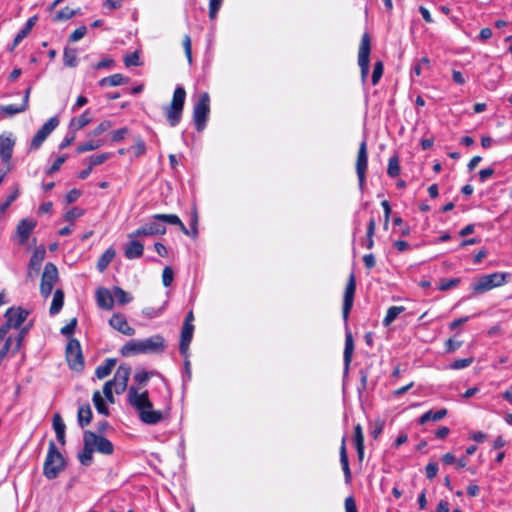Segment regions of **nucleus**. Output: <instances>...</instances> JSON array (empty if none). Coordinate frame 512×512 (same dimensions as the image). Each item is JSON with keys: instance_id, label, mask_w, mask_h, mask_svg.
<instances>
[{"instance_id": "nucleus-1", "label": "nucleus", "mask_w": 512, "mask_h": 512, "mask_svg": "<svg viewBox=\"0 0 512 512\" xmlns=\"http://www.w3.org/2000/svg\"><path fill=\"white\" fill-rule=\"evenodd\" d=\"M128 403L136 409L140 420L148 425H155L164 418L160 410L145 411V408H152V402L149 399L148 391L138 392L134 386H130L127 393Z\"/></svg>"}, {"instance_id": "nucleus-32", "label": "nucleus", "mask_w": 512, "mask_h": 512, "mask_svg": "<svg viewBox=\"0 0 512 512\" xmlns=\"http://www.w3.org/2000/svg\"><path fill=\"white\" fill-rule=\"evenodd\" d=\"M115 250L113 248H108L105 250V252L99 257L97 261V269L100 272H103L106 270V268L109 266L113 258L115 257Z\"/></svg>"}, {"instance_id": "nucleus-12", "label": "nucleus", "mask_w": 512, "mask_h": 512, "mask_svg": "<svg viewBox=\"0 0 512 512\" xmlns=\"http://www.w3.org/2000/svg\"><path fill=\"white\" fill-rule=\"evenodd\" d=\"M83 440H89L90 445L94 447V450L101 454L111 455L114 452V445L109 439L101 435H97L95 432L90 430H86L84 432Z\"/></svg>"}, {"instance_id": "nucleus-21", "label": "nucleus", "mask_w": 512, "mask_h": 512, "mask_svg": "<svg viewBox=\"0 0 512 512\" xmlns=\"http://www.w3.org/2000/svg\"><path fill=\"white\" fill-rule=\"evenodd\" d=\"M129 242L125 246L124 255L127 259H137L143 255L144 246L137 238H128Z\"/></svg>"}, {"instance_id": "nucleus-5", "label": "nucleus", "mask_w": 512, "mask_h": 512, "mask_svg": "<svg viewBox=\"0 0 512 512\" xmlns=\"http://www.w3.org/2000/svg\"><path fill=\"white\" fill-rule=\"evenodd\" d=\"M508 278H510V274L506 272H494L483 275L473 284V294H483L493 288L500 287L507 282Z\"/></svg>"}, {"instance_id": "nucleus-9", "label": "nucleus", "mask_w": 512, "mask_h": 512, "mask_svg": "<svg viewBox=\"0 0 512 512\" xmlns=\"http://www.w3.org/2000/svg\"><path fill=\"white\" fill-rule=\"evenodd\" d=\"M57 280L58 269L56 265L51 262L46 263L40 283V293L44 298L50 296Z\"/></svg>"}, {"instance_id": "nucleus-17", "label": "nucleus", "mask_w": 512, "mask_h": 512, "mask_svg": "<svg viewBox=\"0 0 512 512\" xmlns=\"http://www.w3.org/2000/svg\"><path fill=\"white\" fill-rule=\"evenodd\" d=\"M37 225L36 220L32 218L22 219L16 227V238L19 244L24 245L28 242L30 235Z\"/></svg>"}, {"instance_id": "nucleus-18", "label": "nucleus", "mask_w": 512, "mask_h": 512, "mask_svg": "<svg viewBox=\"0 0 512 512\" xmlns=\"http://www.w3.org/2000/svg\"><path fill=\"white\" fill-rule=\"evenodd\" d=\"M15 145V139L12 134L0 135V158L3 163L9 164L12 158L13 149Z\"/></svg>"}, {"instance_id": "nucleus-15", "label": "nucleus", "mask_w": 512, "mask_h": 512, "mask_svg": "<svg viewBox=\"0 0 512 512\" xmlns=\"http://www.w3.org/2000/svg\"><path fill=\"white\" fill-rule=\"evenodd\" d=\"M130 373L131 368L129 365L121 364L117 368L113 379L110 380L114 385V391L116 394H121L126 390Z\"/></svg>"}, {"instance_id": "nucleus-13", "label": "nucleus", "mask_w": 512, "mask_h": 512, "mask_svg": "<svg viewBox=\"0 0 512 512\" xmlns=\"http://www.w3.org/2000/svg\"><path fill=\"white\" fill-rule=\"evenodd\" d=\"M355 292H356V278H355L354 273L352 272L349 275V279L346 284V288H345L344 296H343L342 317H343V320L346 325L348 323L349 314L353 307Z\"/></svg>"}, {"instance_id": "nucleus-57", "label": "nucleus", "mask_w": 512, "mask_h": 512, "mask_svg": "<svg viewBox=\"0 0 512 512\" xmlns=\"http://www.w3.org/2000/svg\"><path fill=\"white\" fill-rule=\"evenodd\" d=\"M150 379V373L147 372L146 370L144 369H139L136 371L135 375H134V380L140 384V385H144L148 382V380Z\"/></svg>"}, {"instance_id": "nucleus-2", "label": "nucleus", "mask_w": 512, "mask_h": 512, "mask_svg": "<svg viewBox=\"0 0 512 512\" xmlns=\"http://www.w3.org/2000/svg\"><path fill=\"white\" fill-rule=\"evenodd\" d=\"M165 340L161 335H154L144 340H130L122 346L120 353L124 357L136 354L160 353L165 349Z\"/></svg>"}, {"instance_id": "nucleus-50", "label": "nucleus", "mask_w": 512, "mask_h": 512, "mask_svg": "<svg viewBox=\"0 0 512 512\" xmlns=\"http://www.w3.org/2000/svg\"><path fill=\"white\" fill-rule=\"evenodd\" d=\"M463 342L449 338L445 341L444 347L446 353H453L462 346Z\"/></svg>"}, {"instance_id": "nucleus-41", "label": "nucleus", "mask_w": 512, "mask_h": 512, "mask_svg": "<svg viewBox=\"0 0 512 512\" xmlns=\"http://www.w3.org/2000/svg\"><path fill=\"white\" fill-rule=\"evenodd\" d=\"M387 174L392 178H395L400 174L399 158L397 155H394L389 159Z\"/></svg>"}, {"instance_id": "nucleus-20", "label": "nucleus", "mask_w": 512, "mask_h": 512, "mask_svg": "<svg viewBox=\"0 0 512 512\" xmlns=\"http://www.w3.org/2000/svg\"><path fill=\"white\" fill-rule=\"evenodd\" d=\"M194 332L193 324H183L180 336L179 351L182 355L186 356L189 350V345L192 341Z\"/></svg>"}, {"instance_id": "nucleus-19", "label": "nucleus", "mask_w": 512, "mask_h": 512, "mask_svg": "<svg viewBox=\"0 0 512 512\" xmlns=\"http://www.w3.org/2000/svg\"><path fill=\"white\" fill-rule=\"evenodd\" d=\"M109 324L124 335L132 336L135 334V329L128 324L126 317L122 314H114L110 318Z\"/></svg>"}, {"instance_id": "nucleus-56", "label": "nucleus", "mask_w": 512, "mask_h": 512, "mask_svg": "<svg viewBox=\"0 0 512 512\" xmlns=\"http://www.w3.org/2000/svg\"><path fill=\"white\" fill-rule=\"evenodd\" d=\"M355 446L364 445V435L362 426L360 424L355 425L354 427V436H353Z\"/></svg>"}, {"instance_id": "nucleus-28", "label": "nucleus", "mask_w": 512, "mask_h": 512, "mask_svg": "<svg viewBox=\"0 0 512 512\" xmlns=\"http://www.w3.org/2000/svg\"><path fill=\"white\" fill-rule=\"evenodd\" d=\"M129 82V78L123 76L122 74H113L107 77L102 78L99 81V85L101 87H107V86H119L123 85Z\"/></svg>"}, {"instance_id": "nucleus-3", "label": "nucleus", "mask_w": 512, "mask_h": 512, "mask_svg": "<svg viewBox=\"0 0 512 512\" xmlns=\"http://www.w3.org/2000/svg\"><path fill=\"white\" fill-rule=\"evenodd\" d=\"M65 459L58 451L54 441H50L47 456L43 466V475L49 479H55L65 468Z\"/></svg>"}, {"instance_id": "nucleus-58", "label": "nucleus", "mask_w": 512, "mask_h": 512, "mask_svg": "<svg viewBox=\"0 0 512 512\" xmlns=\"http://www.w3.org/2000/svg\"><path fill=\"white\" fill-rule=\"evenodd\" d=\"M87 33V28L86 26H80L78 27L77 29H75L69 36V41L70 42H76V41H79L80 39H82Z\"/></svg>"}, {"instance_id": "nucleus-53", "label": "nucleus", "mask_w": 512, "mask_h": 512, "mask_svg": "<svg viewBox=\"0 0 512 512\" xmlns=\"http://www.w3.org/2000/svg\"><path fill=\"white\" fill-rule=\"evenodd\" d=\"M29 34L30 31L28 29H26L25 27L21 28L19 32L16 34L10 50H14Z\"/></svg>"}, {"instance_id": "nucleus-42", "label": "nucleus", "mask_w": 512, "mask_h": 512, "mask_svg": "<svg viewBox=\"0 0 512 512\" xmlns=\"http://www.w3.org/2000/svg\"><path fill=\"white\" fill-rule=\"evenodd\" d=\"M474 362L473 357L457 359L449 364L448 368L451 370H461L469 367Z\"/></svg>"}, {"instance_id": "nucleus-55", "label": "nucleus", "mask_w": 512, "mask_h": 512, "mask_svg": "<svg viewBox=\"0 0 512 512\" xmlns=\"http://www.w3.org/2000/svg\"><path fill=\"white\" fill-rule=\"evenodd\" d=\"M67 160V156L66 155H61L59 156L55 161L54 163L48 168V170L46 171L47 174L49 175H52L54 173H56L57 171H59V169L61 168V166L63 165V163Z\"/></svg>"}, {"instance_id": "nucleus-14", "label": "nucleus", "mask_w": 512, "mask_h": 512, "mask_svg": "<svg viewBox=\"0 0 512 512\" xmlns=\"http://www.w3.org/2000/svg\"><path fill=\"white\" fill-rule=\"evenodd\" d=\"M368 167V152H367V142L363 140L360 143L357 159H356V174L359 181V187L361 190L364 188L365 179H366V171Z\"/></svg>"}, {"instance_id": "nucleus-10", "label": "nucleus", "mask_w": 512, "mask_h": 512, "mask_svg": "<svg viewBox=\"0 0 512 512\" xmlns=\"http://www.w3.org/2000/svg\"><path fill=\"white\" fill-rule=\"evenodd\" d=\"M58 125L59 119L57 116L51 117L47 122H45L32 138L29 150H38L43 144V142L57 128Z\"/></svg>"}, {"instance_id": "nucleus-44", "label": "nucleus", "mask_w": 512, "mask_h": 512, "mask_svg": "<svg viewBox=\"0 0 512 512\" xmlns=\"http://www.w3.org/2000/svg\"><path fill=\"white\" fill-rule=\"evenodd\" d=\"M461 282L460 278L443 279L440 281L438 289L440 291H447L457 287Z\"/></svg>"}, {"instance_id": "nucleus-24", "label": "nucleus", "mask_w": 512, "mask_h": 512, "mask_svg": "<svg viewBox=\"0 0 512 512\" xmlns=\"http://www.w3.org/2000/svg\"><path fill=\"white\" fill-rule=\"evenodd\" d=\"M340 463H341L342 470L344 473L345 482H346V484H349L351 482L352 476H351V470H350V466H349L348 455H347V451H346L345 437L342 439V444L340 447Z\"/></svg>"}, {"instance_id": "nucleus-30", "label": "nucleus", "mask_w": 512, "mask_h": 512, "mask_svg": "<svg viewBox=\"0 0 512 512\" xmlns=\"http://www.w3.org/2000/svg\"><path fill=\"white\" fill-rule=\"evenodd\" d=\"M64 304V292L61 289H57L54 292L52 303L49 309L51 315H56L60 312Z\"/></svg>"}, {"instance_id": "nucleus-38", "label": "nucleus", "mask_w": 512, "mask_h": 512, "mask_svg": "<svg viewBox=\"0 0 512 512\" xmlns=\"http://www.w3.org/2000/svg\"><path fill=\"white\" fill-rule=\"evenodd\" d=\"M376 230V220L374 218H371L367 225V233H366V240L364 242V246L367 249H372L374 246V234Z\"/></svg>"}, {"instance_id": "nucleus-49", "label": "nucleus", "mask_w": 512, "mask_h": 512, "mask_svg": "<svg viewBox=\"0 0 512 512\" xmlns=\"http://www.w3.org/2000/svg\"><path fill=\"white\" fill-rule=\"evenodd\" d=\"M111 157L110 153H101L98 155H92L89 157V164L94 167L107 161Z\"/></svg>"}, {"instance_id": "nucleus-34", "label": "nucleus", "mask_w": 512, "mask_h": 512, "mask_svg": "<svg viewBox=\"0 0 512 512\" xmlns=\"http://www.w3.org/2000/svg\"><path fill=\"white\" fill-rule=\"evenodd\" d=\"M45 251H35L29 261V274H31V271H34L35 273H38L43 259H44Z\"/></svg>"}, {"instance_id": "nucleus-25", "label": "nucleus", "mask_w": 512, "mask_h": 512, "mask_svg": "<svg viewBox=\"0 0 512 512\" xmlns=\"http://www.w3.org/2000/svg\"><path fill=\"white\" fill-rule=\"evenodd\" d=\"M354 351V341L353 337L350 331H346L345 335V347H344V353H343V360H344V367L345 371L347 372L352 360V355Z\"/></svg>"}, {"instance_id": "nucleus-48", "label": "nucleus", "mask_w": 512, "mask_h": 512, "mask_svg": "<svg viewBox=\"0 0 512 512\" xmlns=\"http://www.w3.org/2000/svg\"><path fill=\"white\" fill-rule=\"evenodd\" d=\"M29 328L28 327H23L17 334V336L15 338H13L14 340V347H13V354H16L20 348H21V345H22V341L26 335V333L28 332Z\"/></svg>"}, {"instance_id": "nucleus-59", "label": "nucleus", "mask_w": 512, "mask_h": 512, "mask_svg": "<svg viewBox=\"0 0 512 512\" xmlns=\"http://www.w3.org/2000/svg\"><path fill=\"white\" fill-rule=\"evenodd\" d=\"M438 464L436 462H429L425 467V475L427 479L432 480L438 473Z\"/></svg>"}, {"instance_id": "nucleus-33", "label": "nucleus", "mask_w": 512, "mask_h": 512, "mask_svg": "<svg viewBox=\"0 0 512 512\" xmlns=\"http://www.w3.org/2000/svg\"><path fill=\"white\" fill-rule=\"evenodd\" d=\"M89 115V110H86L78 118H73L69 124L70 129L80 130L87 126L91 121Z\"/></svg>"}, {"instance_id": "nucleus-47", "label": "nucleus", "mask_w": 512, "mask_h": 512, "mask_svg": "<svg viewBox=\"0 0 512 512\" xmlns=\"http://www.w3.org/2000/svg\"><path fill=\"white\" fill-rule=\"evenodd\" d=\"M382 75H383V63L381 61H377L374 64V69H373V73H372V79H371L372 84L377 85L378 82L380 81Z\"/></svg>"}, {"instance_id": "nucleus-51", "label": "nucleus", "mask_w": 512, "mask_h": 512, "mask_svg": "<svg viewBox=\"0 0 512 512\" xmlns=\"http://www.w3.org/2000/svg\"><path fill=\"white\" fill-rule=\"evenodd\" d=\"M14 343L12 336L6 338L4 345L0 350V361L6 357L10 350L13 352Z\"/></svg>"}, {"instance_id": "nucleus-37", "label": "nucleus", "mask_w": 512, "mask_h": 512, "mask_svg": "<svg viewBox=\"0 0 512 512\" xmlns=\"http://www.w3.org/2000/svg\"><path fill=\"white\" fill-rule=\"evenodd\" d=\"M404 310L403 306H391L383 319V325L389 326Z\"/></svg>"}, {"instance_id": "nucleus-22", "label": "nucleus", "mask_w": 512, "mask_h": 512, "mask_svg": "<svg viewBox=\"0 0 512 512\" xmlns=\"http://www.w3.org/2000/svg\"><path fill=\"white\" fill-rule=\"evenodd\" d=\"M96 302L100 308L110 310L114 304L113 294L108 289L100 287L96 291Z\"/></svg>"}, {"instance_id": "nucleus-29", "label": "nucleus", "mask_w": 512, "mask_h": 512, "mask_svg": "<svg viewBox=\"0 0 512 512\" xmlns=\"http://www.w3.org/2000/svg\"><path fill=\"white\" fill-rule=\"evenodd\" d=\"M116 365L115 358H107L104 364L99 365L95 370V375L98 379H104L112 372L113 368Z\"/></svg>"}, {"instance_id": "nucleus-64", "label": "nucleus", "mask_w": 512, "mask_h": 512, "mask_svg": "<svg viewBox=\"0 0 512 512\" xmlns=\"http://www.w3.org/2000/svg\"><path fill=\"white\" fill-rule=\"evenodd\" d=\"M113 391H114V385L109 380L103 386V393H104L105 397L107 398V400H109L112 403L114 402Z\"/></svg>"}, {"instance_id": "nucleus-27", "label": "nucleus", "mask_w": 512, "mask_h": 512, "mask_svg": "<svg viewBox=\"0 0 512 512\" xmlns=\"http://www.w3.org/2000/svg\"><path fill=\"white\" fill-rule=\"evenodd\" d=\"M83 449L78 453V460L83 466H90L93 462L94 447L90 445L89 440H83Z\"/></svg>"}, {"instance_id": "nucleus-46", "label": "nucleus", "mask_w": 512, "mask_h": 512, "mask_svg": "<svg viewBox=\"0 0 512 512\" xmlns=\"http://www.w3.org/2000/svg\"><path fill=\"white\" fill-rule=\"evenodd\" d=\"M76 14H77L76 10L70 9L69 7H65V8L61 9L59 12H57L54 20L55 21L69 20L72 17H74Z\"/></svg>"}, {"instance_id": "nucleus-60", "label": "nucleus", "mask_w": 512, "mask_h": 512, "mask_svg": "<svg viewBox=\"0 0 512 512\" xmlns=\"http://www.w3.org/2000/svg\"><path fill=\"white\" fill-rule=\"evenodd\" d=\"M173 276H174V273H173L172 268L169 266H166L163 269V273H162V282L165 287H168L171 285V283L173 281Z\"/></svg>"}, {"instance_id": "nucleus-23", "label": "nucleus", "mask_w": 512, "mask_h": 512, "mask_svg": "<svg viewBox=\"0 0 512 512\" xmlns=\"http://www.w3.org/2000/svg\"><path fill=\"white\" fill-rule=\"evenodd\" d=\"M153 218L160 220V223H162L163 225L165 223L170 224V225H177V226H179L182 233H184L185 235H189V229L183 224L181 219L175 214H155V215H153Z\"/></svg>"}, {"instance_id": "nucleus-7", "label": "nucleus", "mask_w": 512, "mask_h": 512, "mask_svg": "<svg viewBox=\"0 0 512 512\" xmlns=\"http://www.w3.org/2000/svg\"><path fill=\"white\" fill-rule=\"evenodd\" d=\"M370 53H371V39L370 35L365 32L362 35L361 43L358 51V65L360 67L361 79L363 82L366 81L369 74L370 64Z\"/></svg>"}, {"instance_id": "nucleus-63", "label": "nucleus", "mask_w": 512, "mask_h": 512, "mask_svg": "<svg viewBox=\"0 0 512 512\" xmlns=\"http://www.w3.org/2000/svg\"><path fill=\"white\" fill-rule=\"evenodd\" d=\"M77 325V319L73 318L71 321L61 328V334L65 336H69L74 333Z\"/></svg>"}, {"instance_id": "nucleus-8", "label": "nucleus", "mask_w": 512, "mask_h": 512, "mask_svg": "<svg viewBox=\"0 0 512 512\" xmlns=\"http://www.w3.org/2000/svg\"><path fill=\"white\" fill-rule=\"evenodd\" d=\"M66 359L69 367L77 372L84 369V358L80 342L77 339H70L66 347Z\"/></svg>"}, {"instance_id": "nucleus-61", "label": "nucleus", "mask_w": 512, "mask_h": 512, "mask_svg": "<svg viewBox=\"0 0 512 512\" xmlns=\"http://www.w3.org/2000/svg\"><path fill=\"white\" fill-rule=\"evenodd\" d=\"M223 0H210L209 2V17L215 19L217 13L222 5Z\"/></svg>"}, {"instance_id": "nucleus-45", "label": "nucleus", "mask_w": 512, "mask_h": 512, "mask_svg": "<svg viewBox=\"0 0 512 512\" xmlns=\"http://www.w3.org/2000/svg\"><path fill=\"white\" fill-rule=\"evenodd\" d=\"M20 190L18 186H15L11 194L7 197L6 201L0 205V212L4 213L7 208L18 198Z\"/></svg>"}, {"instance_id": "nucleus-26", "label": "nucleus", "mask_w": 512, "mask_h": 512, "mask_svg": "<svg viewBox=\"0 0 512 512\" xmlns=\"http://www.w3.org/2000/svg\"><path fill=\"white\" fill-rule=\"evenodd\" d=\"M92 420V410L89 404H82L78 408L77 422L81 428L86 427Z\"/></svg>"}, {"instance_id": "nucleus-4", "label": "nucleus", "mask_w": 512, "mask_h": 512, "mask_svg": "<svg viewBox=\"0 0 512 512\" xmlns=\"http://www.w3.org/2000/svg\"><path fill=\"white\" fill-rule=\"evenodd\" d=\"M186 99V91L183 86H177L174 90L172 101L165 108V116L171 127L177 126L181 119Z\"/></svg>"}, {"instance_id": "nucleus-16", "label": "nucleus", "mask_w": 512, "mask_h": 512, "mask_svg": "<svg viewBox=\"0 0 512 512\" xmlns=\"http://www.w3.org/2000/svg\"><path fill=\"white\" fill-rule=\"evenodd\" d=\"M29 312L22 307H11L5 312V319L11 328H19L27 319Z\"/></svg>"}, {"instance_id": "nucleus-11", "label": "nucleus", "mask_w": 512, "mask_h": 512, "mask_svg": "<svg viewBox=\"0 0 512 512\" xmlns=\"http://www.w3.org/2000/svg\"><path fill=\"white\" fill-rule=\"evenodd\" d=\"M166 233V227L160 220L154 219L153 216L151 219L146 222L144 225L128 234V238H138V237H146V236H155V235H164Z\"/></svg>"}, {"instance_id": "nucleus-6", "label": "nucleus", "mask_w": 512, "mask_h": 512, "mask_svg": "<svg viewBox=\"0 0 512 512\" xmlns=\"http://www.w3.org/2000/svg\"><path fill=\"white\" fill-rule=\"evenodd\" d=\"M209 113L210 96L207 92H201L193 106V122L197 131L201 132L204 130Z\"/></svg>"}, {"instance_id": "nucleus-40", "label": "nucleus", "mask_w": 512, "mask_h": 512, "mask_svg": "<svg viewBox=\"0 0 512 512\" xmlns=\"http://www.w3.org/2000/svg\"><path fill=\"white\" fill-rule=\"evenodd\" d=\"M102 145H103V142L101 140L86 141L76 148V152L78 154H81L84 152L93 151V150L98 149Z\"/></svg>"}, {"instance_id": "nucleus-39", "label": "nucleus", "mask_w": 512, "mask_h": 512, "mask_svg": "<svg viewBox=\"0 0 512 512\" xmlns=\"http://www.w3.org/2000/svg\"><path fill=\"white\" fill-rule=\"evenodd\" d=\"M113 297L117 299L120 305L128 304L133 299V297L129 293H127L118 286L113 288Z\"/></svg>"}, {"instance_id": "nucleus-35", "label": "nucleus", "mask_w": 512, "mask_h": 512, "mask_svg": "<svg viewBox=\"0 0 512 512\" xmlns=\"http://www.w3.org/2000/svg\"><path fill=\"white\" fill-rule=\"evenodd\" d=\"M63 62L67 67L77 66V50L75 48L66 47L63 53Z\"/></svg>"}, {"instance_id": "nucleus-54", "label": "nucleus", "mask_w": 512, "mask_h": 512, "mask_svg": "<svg viewBox=\"0 0 512 512\" xmlns=\"http://www.w3.org/2000/svg\"><path fill=\"white\" fill-rule=\"evenodd\" d=\"M84 209L79 207H73L65 214V220L66 221H74L75 219L81 217L84 215Z\"/></svg>"}, {"instance_id": "nucleus-31", "label": "nucleus", "mask_w": 512, "mask_h": 512, "mask_svg": "<svg viewBox=\"0 0 512 512\" xmlns=\"http://www.w3.org/2000/svg\"><path fill=\"white\" fill-rule=\"evenodd\" d=\"M446 415H447V409H445V408L440 409L435 412L432 410H429V411L425 412L423 415H421V417L419 418V423L423 425V424L427 423L428 421H439V420L443 419Z\"/></svg>"}, {"instance_id": "nucleus-36", "label": "nucleus", "mask_w": 512, "mask_h": 512, "mask_svg": "<svg viewBox=\"0 0 512 512\" xmlns=\"http://www.w3.org/2000/svg\"><path fill=\"white\" fill-rule=\"evenodd\" d=\"M92 400L98 413L105 416L109 415V409L99 391L93 393Z\"/></svg>"}, {"instance_id": "nucleus-62", "label": "nucleus", "mask_w": 512, "mask_h": 512, "mask_svg": "<svg viewBox=\"0 0 512 512\" xmlns=\"http://www.w3.org/2000/svg\"><path fill=\"white\" fill-rule=\"evenodd\" d=\"M133 152L136 157L142 156L146 152V145L142 139H137L135 144L132 146Z\"/></svg>"}, {"instance_id": "nucleus-43", "label": "nucleus", "mask_w": 512, "mask_h": 512, "mask_svg": "<svg viewBox=\"0 0 512 512\" xmlns=\"http://www.w3.org/2000/svg\"><path fill=\"white\" fill-rule=\"evenodd\" d=\"M1 112H3L6 116H14L18 113L26 111V105L16 106L13 104L4 105L0 107Z\"/></svg>"}, {"instance_id": "nucleus-52", "label": "nucleus", "mask_w": 512, "mask_h": 512, "mask_svg": "<svg viewBox=\"0 0 512 512\" xmlns=\"http://www.w3.org/2000/svg\"><path fill=\"white\" fill-rule=\"evenodd\" d=\"M124 64L126 65V67L139 66L141 63L138 52H133L126 55L124 57Z\"/></svg>"}]
</instances>
